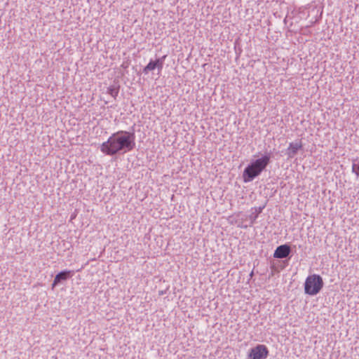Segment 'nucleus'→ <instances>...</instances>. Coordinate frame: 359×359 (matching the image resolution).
<instances>
[{"label":"nucleus","instance_id":"9d476101","mask_svg":"<svg viewBox=\"0 0 359 359\" xmlns=\"http://www.w3.org/2000/svg\"><path fill=\"white\" fill-rule=\"evenodd\" d=\"M352 172H355L357 177H359V165L357 168V170H355V165L353 164L352 166Z\"/></svg>","mask_w":359,"mask_h":359},{"label":"nucleus","instance_id":"39448f33","mask_svg":"<svg viewBox=\"0 0 359 359\" xmlns=\"http://www.w3.org/2000/svg\"><path fill=\"white\" fill-rule=\"evenodd\" d=\"M290 252V248L287 245H282L278 246L274 253L275 258L283 259L287 257Z\"/></svg>","mask_w":359,"mask_h":359},{"label":"nucleus","instance_id":"1a4fd4ad","mask_svg":"<svg viewBox=\"0 0 359 359\" xmlns=\"http://www.w3.org/2000/svg\"><path fill=\"white\" fill-rule=\"evenodd\" d=\"M107 92L111 97L116 98L118 94L119 88L114 86H109L107 89Z\"/></svg>","mask_w":359,"mask_h":359},{"label":"nucleus","instance_id":"7ed1b4c3","mask_svg":"<svg viewBox=\"0 0 359 359\" xmlns=\"http://www.w3.org/2000/svg\"><path fill=\"white\" fill-rule=\"evenodd\" d=\"M323 280L318 274L309 276L304 283V292L309 295L314 296L320 292L323 287Z\"/></svg>","mask_w":359,"mask_h":359},{"label":"nucleus","instance_id":"6e6552de","mask_svg":"<svg viewBox=\"0 0 359 359\" xmlns=\"http://www.w3.org/2000/svg\"><path fill=\"white\" fill-rule=\"evenodd\" d=\"M158 63H159V59H157L155 61L151 60L147 64V65L144 68V69H143L144 73L147 74L149 72L155 69L158 66Z\"/></svg>","mask_w":359,"mask_h":359},{"label":"nucleus","instance_id":"f03ea898","mask_svg":"<svg viewBox=\"0 0 359 359\" xmlns=\"http://www.w3.org/2000/svg\"><path fill=\"white\" fill-rule=\"evenodd\" d=\"M270 162V156L264 155L252 161L244 169L242 177L244 182H250L258 177L267 167Z\"/></svg>","mask_w":359,"mask_h":359},{"label":"nucleus","instance_id":"0eeeda50","mask_svg":"<svg viewBox=\"0 0 359 359\" xmlns=\"http://www.w3.org/2000/svg\"><path fill=\"white\" fill-rule=\"evenodd\" d=\"M302 148V143L301 141L290 143L287 148V153L290 156H294L297 152Z\"/></svg>","mask_w":359,"mask_h":359},{"label":"nucleus","instance_id":"20e7f679","mask_svg":"<svg viewBox=\"0 0 359 359\" xmlns=\"http://www.w3.org/2000/svg\"><path fill=\"white\" fill-rule=\"evenodd\" d=\"M268 355L267 347L263 344H258L250 349L248 356L250 359H265Z\"/></svg>","mask_w":359,"mask_h":359},{"label":"nucleus","instance_id":"f257e3e1","mask_svg":"<svg viewBox=\"0 0 359 359\" xmlns=\"http://www.w3.org/2000/svg\"><path fill=\"white\" fill-rule=\"evenodd\" d=\"M135 147V135L127 131H118L112 134L100 146L101 151L106 154L112 156L119 151L124 153L133 150Z\"/></svg>","mask_w":359,"mask_h":359},{"label":"nucleus","instance_id":"423d86ee","mask_svg":"<svg viewBox=\"0 0 359 359\" xmlns=\"http://www.w3.org/2000/svg\"><path fill=\"white\" fill-rule=\"evenodd\" d=\"M71 271H63L57 273L52 284V288L53 289L58 283L62 280H66L71 276Z\"/></svg>","mask_w":359,"mask_h":359},{"label":"nucleus","instance_id":"9b49d317","mask_svg":"<svg viewBox=\"0 0 359 359\" xmlns=\"http://www.w3.org/2000/svg\"><path fill=\"white\" fill-rule=\"evenodd\" d=\"M157 67L160 69H161L163 67V62L160 59H159V63H158Z\"/></svg>","mask_w":359,"mask_h":359},{"label":"nucleus","instance_id":"f8f14e48","mask_svg":"<svg viewBox=\"0 0 359 359\" xmlns=\"http://www.w3.org/2000/svg\"><path fill=\"white\" fill-rule=\"evenodd\" d=\"M252 275H253V272L252 271L250 273V276H252Z\"/></svg>","mask_w":359,"mask_h":359}]
</instances>
